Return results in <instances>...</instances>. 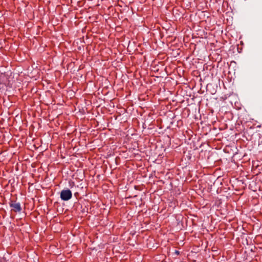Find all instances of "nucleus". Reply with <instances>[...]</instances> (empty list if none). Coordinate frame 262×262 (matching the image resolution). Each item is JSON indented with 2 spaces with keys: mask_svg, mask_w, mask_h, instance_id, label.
I'll use <instances>...</instances> for the list:
<instances>
[{
  "mask_svg": "<svg viewBox=\"0 0 262 262\" xmlns=\"http://www.w3.org/2000/svg\"><path fill=\"white\" fill-rule=\"evenodd\" d=\"M10 207L11 208V211L14 212H19L21 210V207L19 203H17L16 201L10 200L9 202Z\"/></svg>",
  "mask_w": 262,
  "mask_h": 262,
  "instance_id": "f03ea898",
  "label": "nucleus"
},
{
  "mask_svg": "<svg viewBox=\"0 0 262 262\" xmlns=\"http://www.w3.org/2000/svg\"><path fill=\"white\" fill-rule=\"evenodd\" d=\"M72 196V191L69 189H64L60 192V197L61 200L67 201L70 200Z\"/></svg>",
  "mask_w": 262,
  "mask_h": 262,
  "instance_id": "f257e3e1",
  "label": "nucleus"
},
{
  "mask_svg": "<svg viewBox=\"0 0 262 262\" xmlns=\"http://www.w3.org/2000/svg\"><path fill=\"white\" fill-rule=\"evenodd\" d=\"M143 127L144 128H146V127H145V124L144 123V124H143Z\"/></svg>",
  "mask_w": 262,
  "mask_h": 262,
  "instance_id": "423d86ee",
  "label": "nucleus"
},
{
  "mask_svg": "<svg viewBox=\"0 0 262 262\" xmlns=\"http://www.w3.org/2000/svg\"><path fill=\"white\" fill-rule=\"evenodd\" d=\"M174 254H177V255H179V254H180V252H179V251L176 250L174 251Z\"/></svg>",
  "mask_w": 262,
  "mask_h": 262,
  "instance_id": "7ed1b4c3",
  "label": "nucleus"
},
{
  "mask_svg": "<svg viewBox=\"0 0 262 262\" xmlns=\"http://www.w3.org/2000/svg\"><path fill=\"white\" fill-rule=\"evenodd\" d=\"M74 196L76 197V198H77L78 196H79V193L78 192H75L74 193Z\"/></svg>",
  "mask_w": 262,
  "mask_h": 262,
  "instance_id": "20e7f679",
  "label": "nucleus"
},
{
  "mask_svg": "<svg viewBox=\"0 0 262 262\" xmlns=\"http://www.w3.org/2000/svg\"><path fill=\"white\" fill-rule=\"evenodd\" d=\"M180 123H181V124H182V121L181 120H179L178 121V123L179 124Z\"/></svg>",
  "mask_w": 262,
  "mask_h": 262,
  "instance_id": "39448f33",
  "label": "nucleus"
},
{
  "mask_svg": "<svg viewBox=\"0 0 262 262\" xmlns=\"http://www.w3.org/2000/svg\"><path fill=\"white\" fill-rule=\"evenodd\" d=\"M257 127H261V125H258Z\"/></svg>",
  "mask_w": 262,
  "mask_h": 262,
  "instance_id": "0eeeda50",
  "label": "nucleus"
}]
</instances>
